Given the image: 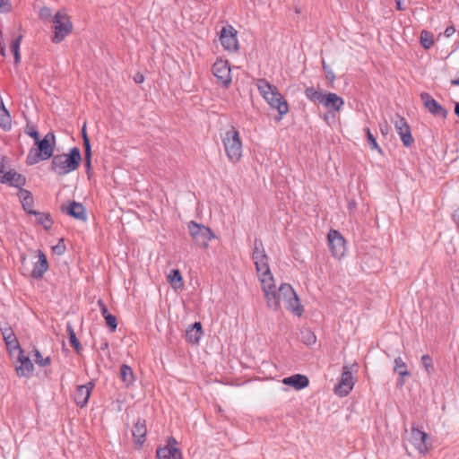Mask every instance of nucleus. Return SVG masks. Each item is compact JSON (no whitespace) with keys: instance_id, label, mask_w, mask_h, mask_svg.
Returning a JSON list of instances; mask_svg holds the SVG:
<instances>
[{"instance_id":"14","label":"nucleus","mask_w":459,"mask_h":459,"mask_svg":"<svg viewBox=\"0 0 459 459\" xmlns=\"http://www.w3.org/2000/svg\"><path fill=\"white\" fill-rule=\"evenodd\" d=\"M264 100L271 108L277 109L279 117L276 120L280 121L289 112V105L277 88H274V91Z\"/></svg>"},{"instance_id":"12","label":"nucleus","mask_w":459,"mask_h":459,"mask_svg":"<svg viewBox=\"0 0 459 459\" xmlns=\"http://www.w3.org/2000/svg\"><path fill=\"white\" fill-rule=\"evenodd\" d=\"M238 31L230 25L223 27L221 30L220 40L225 50L237 52L238 50Z\"/></svg>"},{"instance_id":"39","label":"nucleus","mask_w":459,"mask_h":459,"mask_svg":"<svg viewBox=\"0 0 459 459\" xmlns=\"http://www.w3.org/2000/svg\"><path fill=\"white\" fill-rule=\"evenodd\" d=\"M364 131H365L366 138H367V141H368V143L370 149L377 150L379 153H382V149L378 145L377 139L371 133L370 129L368 127H366L364 129Z\"/></svg>"},{"instance_id":"41","label":"nucleus","mask_w":459,"mask_h":459,"mask_svg":"<svg viewBox=\"0 0 459 459\" xmlns=\"http://www.w3.org/2000/svg\"><path fill=\"white\" fill-rule=\"evenodd\" d=\"M421 363L426 370V372L430 375L434 372V366L432 364V359L429 354H424L421 356Z\"/></svg>"},{"instance_id":"16","label":"nucleus","mask_w":459,"mask_h":459,"mask_svg":"<svg viewBox=\"0 0 459 459\" xmlns=\"http://www.w3.org/2000/svg\"><path fill=\"white\" fill-rule=\"evenodd\" d=\"M261 285L264 292L268 307L273 310H277L280 307V304L281 301L279 293L276 290L274 281H269L262 280Z\"/></svg>"},{"instance_id":"31","label":"nucleus","mask_w":459,"mask_h":459,"mask_svg":"<svg viewBox=\"0 0 459 459\" xmlns=\"http://www.w3.org/2000/svg\"><path fill=\"white\" fill-rule=\"evenodd\" d=\"M168 281L173 289L177 290L183 286V278L178 269H172L168 275Z\"/></svg>"},{"instance_id":"59","label":"nucleus","mask_w":459,"mask_h":459,"mask_svg":"<svg viewBox=\"0 0 459 459\" xmlns=\"http://www.w3.org/2000/svg\"><path fill=\"white\" fill-rule=\"evenodd\" d=\"M348 208L350 210V212H352L353 210L356 209V202L354 200H351L349 202V204H348Z\"/></svg>"},{"instance_id":"45","label":"nucleus","mask_w":459,"mask_h":459,"mask_svg":"<svg viewBox=\"0 0 459 459\" xmlns=\"http://www.w3.org/2000/svg\"><path fill=\"white\" fill-rule=\"evenodd\" d=\"M404 369H407V366H406L405 362L403 360V359L401 357L395 358L394 371L398 373Z\"/></svg>"},{"instance_id":"13","label":"nucleus","mask_w":459,"mask_h":459,"mask_svg":"<svg viewBox=\"0 0 459 459\" xmlns=\"http://www.w3.org/2000/svg\"><path fill=\"white\" fill-rule=\"evenodd\" d=\"M420 100L423 103L424 108L434 117H441L446 119L447 117V110L441 106L432 96L428 92L420 93Z\"/></svg>"},{"instance_id":"9","label":"nucleus","mask_w":459,"mask_h":459,"mask_svg":"<svg viewBox=\"0 0 459 459\" xmlns=\"http://www.w3.org/2000/svg\"><path fill=\"white\" fill-rule=\"evenodd\" d=\"M188 230L195 244L204 248L208 247L209 241L215 238L210 228L194 221L188 223Z\"/></svg>"},{"instance_id":"4","label":"nucleus","mask_w":459,"mask_h":459,"mask_svg":"<svg viewBox=\"0 0 459 459\" xmlns=\"http://www.w3.org/2000/svg\"><path fill=\"white\" fill-rule=\"evenodd\" d=\"M252 259L255 263L260 281H262V280L273 281V276L269 267V257L265 253L263 241L260 238H255Z\"/></svg>"},{"instance_id":"34","label":"nucleus","mask_w":459,"mask_h":459,"mask_svg":"<svg viewBox=\"0 0 459 459\" xmlns=\"http://www.w3.org/2000/svg\"><path fill=\"white\" fill-rule=\"evenodd\" d=\"M34 215L36 216L37 222L42 225L46 230H49L52 228L53 221L48 212H36Z\"/></svg>"},{"instance_id":"19","label":"nucleus","mask_w":459,"mask_h":459,"mask_svg":"<svg viewBox=\"0 0 459 459\" xmlns=\"http://www.w3.org/2000/svg\"><path fill=\"white\" fill-rule=\"evenodd\" d=\"M94 385L93 382H88L77 386L74 393V402L77 406L83 408L87 404Z\"/></svg>"},{"instance_id":"40","label":"nucleus","mask_w":459,"mask_h":459,"mask_svg":"<svg viewBox=\"0 0 459 459\" xmlns=\"http://www.w3.org/2000/svg\"><path fill=\"white\" fill-rule=\"evenodd\" d=\"M35 362L41 367L48 366L51 363L50 357L43 358L38 349H34Z\"/></svg>"},{"instance_id":"54","label":"nucleus","mask_w":459,"mask_h":459,"mask_svg":"<svg viewBox=\"0 0 459 459\" xmlns=\"http://www.w3.org/2000/svg\"><path fill=\"white\" fill-rule=\"evenodd\" d=\"M455 32V28L454 26H448L445 31H444V35L446 37V38H449L450 36H452L454 33Z\"/></svg>"},{"instance_id":"62","label":"nucleus","mask_w":459,"mask_h":459,"mask_svg":"<svg viewBox=\"0 0 459 459\" xmlns=\"http://www.w3.org/2000/svg\"><path fill=\"white\" fill-rule=\"evenodd\" d=\"M455 114L459 117V102L455 105Z\"/></svg>"},{"instance_id":"17","label":"nucleus","mask_w":459,"mask_h":459,"mask_svg":"<svg viewBox=\"0 0 459 459\" xmlns=\"http://www.w3.org/2000/svg\"><path fill=\"white\" fill-rule=\"evenodd\" d=\"M394 127L397 134L400 135L404 146L409 147L414 143V139L411 132V127L404 117L397 116L394 122Z\"/></svg>"},{"instance_id":"7","label":"nucleus","mask_w":459,"mask_h":459,"mask_svg":"<svg viewBox=\"0 0 459 459\" xmlns=\"http://www.w3.org/2000/svg\"><path fill=\"white\" fill-rule=\"evenodd\" d=\"M278 293L281 302H284L285 307L293 312L294 315L300 316L303 314V307L299 299L290 284L282 283L278 289Z\"/></svg>"},{"instance_id":"35","label":"nucleus","mask_w":459,"mask_h":459,"mask_svg":"<svg viewBox=\"0 0 459 459\" xmlns=\"http://www.w3.org/2000/svg\"><path fill=\"white\" fill-rule=\"evenodd\" d=\"M300 341L304 344L310 346L316 343V336L310 329L304 328L300 330Z\"/></svg>"},{"instance_id":"10","label":"nucleus","mask_w":459,"mask_h":459,"mask_svg":"<svg viewBox=\"0 0 459 459\" xmlns=\"http://www.w3.org/2000/svg\"><path fill=\"white\" fill-rule=\"evenodd\" d=\"M212 71L217 81L224 88H229L231 84V73L229 62L227 60L218 59L212 65Z\"/></svg>"},{"instance_id":"21","label":"nucleus","mask_w":459,"mask_h":459,"mask_svg":"<svg viewBox=\"0 0 459 459\" xmlns=\"http://www.w3.org/2000/svg\"><path fill=\"white\" fill-rule=\"evenodd\" d=\"M61 210H62V212H65L66 214H68L69 216H71L74 219H77V220H80L82 221H86V220H87L85 207L81 203L74 201V202L70 203V204L66 207H65L63 205Z\"/></svg>"},{"instance_id":"29","label":"nucleus","mask_w":459,"mask_h":459,"mask_svg":"<svg viewBox=\"0 0 459 459\" xmlns=\"http://www.w3.org/2000/svg\"><path fill=\"white\" fill-rule=\"evenodd\" d=\"M11 116L0 98V127L6 131L11 128Z\"/></svg>"},{"instance_id":"57","label":"nucleus","mask_w":459,"mask_h":459,"mask_svg":"<svg viewBox=\"0 0 459 459\" xmlns=\"http://www.w3.org/2000/svg\"><path fill=\"white\" fill-rule=\"evenodd\" d=\"M380 131L384 135H386L388 133V125L385 123L384 125H380Z\"/></svg>"},{"instance_id":"52","label":"nucleus","mask_w":459,"mask_h":459,"mask_svg":"<svg viewBox=\"0 0 459 459\" xmlns=\"http://www.w3.org/2000/svg\"><path fill=\"white\" fill-rule=\"evenodd\" d=\"M26 133L30 137H32L35 140V142L39 139V132L33 126L32 127L27 126Z\"/></svg>"},{"instance_id":"1","label":"nucleus","mask_w":459,"mask_h":459,"mask_svg":"<svg viewBox=\"0 0 459 459\" xmlns=\"http://www.w3.org/2000/svg\"><path fill=\"white\" fill-rule=\"evenodd\" d=\"M35 146L30 150L26 158L28 165H35L40 160L53 158L56 148V136L54 133L48 132L42 139L37 140Z\"/></svg>"},{"instance_id":"24","label":"nucleus","mask_w":459,"mask_h":459,"mask_svg":"<svg viewBox=\"0 0 459 459\" xmlns=\"http://www.w3.org/2000/svg\"><path fill=\"white\" fill-rule=\"evenodd\" d=\"M133 437L134 441L137 448L142 447L143 443L145 442V437L147 433V429L145 425L144 420H138L133 428Z\"/></svg>"},{"instance_id":"36","label":"nucleus","mask_w":459,"mask_h":459,"mask_svg":"<svg viewBox=\"0 0 459 459\" xmlns=\"http://www.w3.org/2000/svg\"><path fill=\"white\" fill-rule=\"evenodd\" d=\"M22 39V35H19L17 38L13 39L12 44H11V51L13 54L15 65H18L21 61L20 45H21Z\"/></svg>"},{"instance_id":"8","label":"nucleus","mask_w":459,"mask_h":459,"mask_svg":"<svg viewBox=\"0 0 459 459\" xmlns=\"http://www.w3.org/2000/svg\"><path fill=\"white\" fill-rule=\"evenodd\" d=\"M52 22L54 24V36L52 37V41L54 43H60L72 32V22L65 13L58 11L53 17Z\"/></svg>"},{"instance_id":"5","label":"nucleus","mask_w":459,"mask_h":459,"mask_svg":"<svg viewBox=\"0 0 459 459\" xmlns=\"http://www.w3.org/2000/svg\"><path fill=\"white\" fill-rule=\"evenodd\" d=\"M252 259L255 263L260 281H262V280L273 281V276L269 267V257L265 253L263 241L260 238H255Z\"/></svg>"},{"instance_id":"38","label":"nucleus","mask_w":459,"mask_h":459,"mask_svg":"<svg viewBox=\"0 0 459 459\" xmlns=\"http://www.w3.org/2000/svg\"><path fill=\"white\" fill-rule=\"evenodd\" d=\"M420 44L425 49H429L434 45L433 34L428 30L420 32Z\"/></svg>"},{"instance_id":"60","label":"nucleus","mask_w":459,"mask_h":459,"mask_svg":"<svg viewBox=\"0 0 459 459\" xmlns=\"http://www.w3.org/2000/svg\"><path fill=\"white\" fill-rule=\"evenodd\" d=\"M399 375V377H410L411 376V373L407 370V369H404L403 371H400L397 373Z\"/></svg>"},{"instance_id":"6","label":"nucleus","mask_w":459,"mask_h":459,"mask_svg":"<svg viewBox=\"0 0 459 459\" xmlns=\"http://www.w3.org/2000/svg\"><path fill=\"white\" fill-rule=\"evenodd\" d=\"M222 143L230 161L233 163L239 161L242 157V143L238 131L234 126L226 131Z\"/></svg>"},{"instance_id":"56","label":"nucleus","mask_w":459,"mask_h":459,"mask_svg":"<svg viewBox=\"0 0 459 459\" xmlns=\"http://www.w3.org/2000/svg\"><path fill=\"white\" fill-rule=\"evenodd\" d=\"M134 79L136 83H142L144 81V76L138 73L135 74Z\"/></svg>"},{"instance_id":"61","label":"nucleus","mask_w":459,"mask_h":459,"mask_svg":"<svg viewBox=\"0 0 459 459\" xmlns=\"http://www.w3.org/2000/svg\"><path fill=\"white\" fill-rule=\"evenodd\" d=\"M405 381L403 377H399V379L397 380L396 385L397 387H403Z\"/></svg>"},{"instance_id":"46","label":"nucleus","mask_w":459,"mask_h":459,"mask_svg":"<svg viewBox=\"0 0 459 459\" xmlns=\"http://www.w3.org/2000/svg\"><path fill=\"white\" fill-rule=\"evenodd\" d=\"M84 160L87 172H89L91 168V149L84 150Z\"/></svg>"},{"instance_id":"37","label":"nucleus","mask_w":459,"mask_h":459,"mask_svg":"<svg viewBox=\"0 0 459 459\" xmlns=\"http://www.w3.org/2000/svg\"><path fill=\"white\" fill-rule=\"evenodd\" d=\"M4 342H5V345L7 347V350L10 351V352H13V351H21L22 347L19 343V341L15 335V333H13V335L9 336V337H5L4 339Z\"/></svg>"},{"instance_id":"22","label":"nucleus","mask_w":459,"mask_h":459,"mask_svg":"<svg viewBox=\"0 0 459 459\" xmlns=\"http://www.w3.org/2000/svg\"><path fill=\"white\" fill-rule=\"evenodd\" d=\"M0 182L21 189L26 183V178L14 170H10L2 175Z\"/></svg>"},{"instance_id":"32","label":"nucleus","mask_w":459,"mask_h":459,"mask_svg":"<svg viewBox=\"0 0 459 459\" xmlns=\"http://www.w3.org/2000/svg\"><path fill=\"white\" fill-rule=\"evenodd\" d=\"M260 94L265 99L274 91L275 86L270 84L265 79H259L256 82Z\"/></svg>"},{"instance_id":"43","label":"nucleus","mask_w":459,"mask_h":459,"mask_svg":"<svg viewBox=\"0 0 459 459\" xmlns=\"http://www.w3.org/2000/svg\"><path fill=\"white\" fill-rule=\"evenodd\" d=\"M106 325L111 332H115L117 327V317L113 315H108L105 317Z\"/></svg>"},{"instance_id":"26","label":"nucleus","mask_w":459,"mask_h":459,"mask_svg":"<svg viewBox=\"0 0 459 459\" xmlns=\"http://www.w3.org/2000/svg\"><path fill=\"white\" fill-rule=\"evenodd\" d=\"M282 383L294 387L296 390H301L308 385L309 380L305 375L295 374L283 378Z\"/></svg>"},{"instance_id":"50","label":"nucleus","mask_w":459,"mask_h":459,"mask_svg":"<svg viewBox=\"0 0 459 459\" xmlns=\"http://www.w3.org/2000/svg\"><path fill=\"white\" fill-rule=\"evenodd\" d=\"M0 330H1V333H2L4 339L5 337H9L14 333L12 327L7 325L4 327H1Z\"/></svg>"},{"instance_id":"11","label":"nucleus","mask_w":459,"mask_h":459,"mask_svg":"<svg viewBox=\"0 0 459 459\" xmlns=\"http://www.w3.org/2000/svg\"><path fill=\"white\" fill-rule=\"evenodd\" d=\"M328 245L332 255L335 258L343 256L346 247L345 239L336 230H331L328 233Z\"/></svg>"},{"instance_id":"47","label":"nucleus","mask_w":459,"mask_h":459,"mask_svg":"<svg viewBox=\"0 0 459 459\" xmlns=\"http://www.w3.org/2000/svg\"><path fill=\"white\" fill-rule=\"evenodd\" d=\"M12 10V4L10 0H0V13H10Z\"/></svg>"},{"instance_id":"44","label":"nucleus","mask_w":459,"mask_h":459,"mask_svg":"<svg viewBox=\"0 0 459 459\" xmlns=\"http://www.w3.org/2000/svg\"><path fill=\"white\" fill-rule=\"evenodd\" d=\"M82 144H83L84 150H88L89 148L91 149L90 138L86 132V124L85 123L82 128Z\"/></svg>"},{"instance_id":"15","label":"nucleus","mask_w":459,"mask_h":459,"mask_svg":"<svg viewBox=\"0 0 459 459\" xmlns=\"http://www.w3.org/2000/svg\"><path fill=\"white\" fill-rule=\"evenodd\" d=\"M355 381L353 379L351 368L348 365L342 367V373L335 393L340 396H346L352 390Z\"/></svg>"},{"instance_id":"3","label":"nucleus","mask_w":459,"mask_h":459,"mask_svg":"<svg viewBox=\"0 0 459 459\" xmlns=\"http://www.w3.org/2000/svg\"><path fill=\"white\" fill-rule=\"evenodd\" d=\"M305 96L310 101L323 105L331 113L339 112L344 105L343 99L336 93H324L319 88L316 89L313 86L305 89Z\"/></svg>"},{"instance_id":"58","label":"nucleus","mask_w":459,"mask_h":459,"mask_svg":"<svg viewBox=\"0 0 459 459\" xmlns=\"http://www.w3.org/2000/svg\"><path fill=\"white\" fill-rule=\"evenodd\" d=\"M6 49H5V43L0 42V54L2 56H5Z\"/></svg>"},{"instance_id":"48","label":"nucleus","mask_w":459,"mask_h":459,"mask_svg":"<svg viewBox=\"0 0 459 459\" xmlns=\"http://www.w3.org/2000/svg\"><path fill=\"white\" fill-rule=\"evenodd\" d=\"M39 16L42 19H48V18H50L52 16L51 9L47 7V6L41 8L40 11H39Z\"/></svg>"},{"instance_id":"33","label":"nucleus","mask_w":459,"mask_h":459,"mask_svg":"<svg viewBox=\"0 0 459 459\" xmlns=\"http://www.w3.org/2000/svg\"><path fill=\"white\" fill-rule=\"evenodd\" d=\"M66 333L68 334L69 342H70L71 346L79 354L82 350V346H81V343H80L79 340L77 339L75 332L70 323H67V325H66Z\"/></svg>"},{"instance_id":"2","label":"nucleus","mask_w":459,"mask_h":459,"mask_svg":"<svg viewBox=\"0 0 459 459\" xmlns=\"http://www.w3.org/2000/svg\"><path fill=\"white\" fill-rule=\"evenodd\" d=\"M82 161V155L78 147H74L69 153L54 155L51 161V169L58 176H65L75 170Z\"/></svg>"},{"instance_id":"51","label":"nucleus","mask_w":459,"mask_h":459,"mask_svg":"<svg viewBox=\"0 0 459 459\" xmlns=\"http://www.w3.org/2000/svg\"><path fill=\"white\" fill-rule=\"evenodd\" d=\"M98 305L100 307V312H101V315L103 316V317L105 318L108 315H110V313L108 312V309L107 307V306L105 305L104 301L102 299H99L98 300Z\"/></svg>"},{"instance_id":"64","label":"nucleus","mask_w":459,"mask_h":459,"mask_svg":"<svg viewBox=\"0 0 459 459\" xmlns=\"http://www.w3.org/2000/svg\"><path fill=\"white\" fill-rule=\"evenodd\" d=\"M397 9L403 10V7L401 6L400 1H396Z\"/></svg>"},{"instance_id":"23","label":"nucleus","mask_w":459,"mask_h":459,"mask_svg":"<svg viewBox=\"0 0 459 459\" xmlns=\"http://www.w3.org/2000/svg\"><path fill=\"white\" fill-rule=\"evenodd\" d=\"M38 256L39 261L34 264L30 273L31 277L34 279H41L49 267L47 256L41 250H38Z\"/></svg>"},{"instance_id":"53","label":"nucleus","mask_w":459,"mask_h":459,"mask_svg":"<svg viewBox=\"0 0 459 459\" xmlns=\"http://www.w3.org/2000/svg\"><path fill=\"white\" fill-rule=\"evenodd\" d=\"M452 220L456 224L458 230H459V207L456 208L453 213H452Z\"/></svg>"},{"instance_id":"63","label":"nucleus","mask_w":459,"mask_h":459,"mask_svg":"<svg viewBox=\"0 0 459 459\" xmlns=\"http://www.w3.org/2000/svg\"><path fill=\"white\" fill-rule=\"evenodd\" d=\"M108 347V343L107 342H102L100 345V350H107Z\"/></svg>"},{"instance_id":"30","label":"nucleus","mask_w":459,"mask_h":459,"mask_svg":"<svg viewBox=\"0 0 459 459\" xmlns=\"http://www.w3.org/2000/svg\"><path fill=\"white\" fill-rule=\"evenodd\" d=\"M120 378L126 386L131 385L134 381V375L130 366L122 364L120 367Z\"/></svg>"},{"instance_id":"25","label":"nucleus","mask_w":459,"mask_h":459,"mask_svg":"<svg viewBox=\"0 0 459 459\" xmlns=\"http://www.w3.org/2000/svg\"><path fill=\"white\" fill-rule=\"evenodd\" d=\"M203 327L200 322H195L186 330V339L191 344H198L203 336Z\"/></svg>"},{"instance_id":"55","label":"nucleus","mask_w":459,"mask_h":459,"mask_svg":"<svg viewBox=\"0 0 459 459\" xmlns=\"http://www.w3.org/2000/svg\"><path fill=\"white\" fill-rule=\"evenodd\" d=\"M20 260H21V264H22V269L23 271H26L27 270V268H26V263H27L26 254H24V253L21 254Z\"/></svg>"},{"instance_id":"42","label":"nucleus","mask_w":459,"mask_h":459,"mask_svg":"<svg viewBox=\"0 0 459 459\" xmlns=\"http://www.w3.org/2000/svg\"><path fill=\"white\" fill-rule=\"evenodd\" d=\"M322 67L325 74V78L329 81L331 84H333L336 79L335 74L324 59L322 60Z\"/></svg>"},{"instance_id":"49","label":"nucleus","mask_w":459,"mask_h":459,"mask_svg":"<svg viewBox=\"0 0 459 459\" xmlns=\"http://www.w3.org/2000/svg\"><path fill=\"white\" fill-rule=\"evenodd\" d=\"M53 250H54L57 255H62V254L65 252V244H64V239H63V238H61V239L59 240V243H58L56 246H55V247H53Z\"/></svg>"},{"instance_id":"18","label":"nucleus","mask_w":459,"mask_h":459,"mask_svg":"<svg viewBox=\"0 0 459 459\" xmlns=\"http://www.w3.org/2000/svg\"><path fill=\"white\" fill-rule=\"evenodd\" d=\"M177 444V440L173 437H169L167 446L157 449V459H181V452L175 446Z\"/></svg>"},{"instance_id":"27","label":"nucleus","mask_w":459,"mask_h":459,"mask_svg":"<svg viewBox=\"0 0 459 459\" xmlns=\"http://www.w3.org/2000/svg\"><path fill=\"white\" fill-rule=\"evenodd\" d=\"M18 195L21 200L22 208L26 212V213L30 215L36 214L37 211L32 209L34 200L31 192L24 188H21L19 189Z\"/></svg>"},{"instance_id":"20","label":"nucleus","mask_w":459,"mask_h":459,"mask_svg":"<svg viewBox=\"0 0 459 459\" xmlns=\"http://www.w3.org/2000/svg\"><path fill=\"white\" fill-rule=\"evenodd\" d=\"M18 361L21 363L15 367V370L19 377H30L34 369V365L29 357L23 354V350L19 351Z\"/></svg>"},{"instance_id":"28","label":"nucleus","mask_w":459,"mask_h":459,"mask_svg":"<svg viewBox=\"0 0 459 459\" xmlns=\"http://www.w3.org/2000/svg\"><path fill=\"white\" fill-rule=\"evenodd\" d=\"M411 438L420 453L425 454L428 451V446L426 444L428 438L427 433L417 429H412Z\"/></svg>"}]
</instances>
